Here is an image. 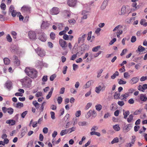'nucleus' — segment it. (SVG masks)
Returning <instances> with one entry per match:
<instances>
[{
	"label": "nucleus",
	"instance_id": "f257e3e1",
	"mask_svg": "<svg viewBox=\"0 0 147 147\" xmlns=\"http://www.w3.org/2000/svg\"><path fill=\"white\" fill-rule=\"evenodd\" d=\"M25 71L28 76L32 78H35L37 76L38 72L35 69L26 68Z\"/></svg>",
	"mask_w": 147,
	"mask_h": 147
},
{
	"label": "nucleus",
	"instance_id": "f03ea898",
	"mask_svg": "<svg viewBox=\"0 0 147 147\" xmlns=\"http://www.w3.org/2000/svg\"><path fill=\"white\" fill-rule=\"evenodd\" d=\"M20 82L22 85L25 87H29L30 86L32 82L30 78L28 77H26L23 79L20 80Z\"/></svg>",
	"mask_w": 147,
	"mask_h": 147
},
{
	"label": "nucleus",
	"instance_id": "7ed1b4c3",
	"mask_svg": "<svg viewBox=\"0 0 147 147\" xmlns=\"http://www.w3.org/2000/svg\"><path fill=\"white\" fill-rule=\"evenodd\" d=\"M35 46H37V45L36 44H33L32 45L33 47ZM35 50L37 54L40 57H43L45 55V51L40 47H38L37 49L35 48Z\"/></svg>",
	"mask_w": 147,
	"mask_h": 147
},
{
	"label": "nucleus",
	"instance_id": "20e7f679",
	"mask_svg": "<svg viewBox=\"0 0 147 147\" xmlns=\"http://www.w3.org/2000/svg\"><path fill=\"white\" fill-rule=\"evenodd\" d=\"M9 12L11 13V14L12 17H14L16 16H18L21 13L20 12H17L14 10V7L13 5L10 6L9 10Z\"/></svg>",
	"mask_w": 147,
	"mask_h": 147
},
{
	"label": "nucleus",
	"instance_id": "39448f33",
	"mask_svg": "<svg viewBox=\"0 0 147 147\" xmlns=\"http://www.w3.org/2000/svg\"><path fill=\"white\" fill-rule=\"evenodd\" d=\"M87 36V34H83V35H80V37L78 38V43H83L84 42L85 38Z\"/></svg>",
	"mask_w": 147,
	"mask_h": 147
},
{
	"label": "nucleus",
	"instance_id": "423d86ee",
	"mask_svg": "<svg viewBox=\"0 0 147 147\" xmlns=\"http://www.w3.org/2000/svg\"><path fill=\"white\" fill-rule=\"evenodd\" d=\"M29 37L30 39L33 40L36 39V35L35 32L30 31L28 33Z\"/></svg>",
	"mask_w": 147,
	"mask_h": 147
},
{
	"label": "nucleus",
	"instance_id": "0eeeda50",
	"mask_svg": "<svg viewBox=\"0 0 147 147\" xmlns=\"http://www.w3.org/2000/svg\"><path fill=\"white\" fill-rule=\"evenodd\" d=\"M105 88V87L103 84H102V85H99L96 88L95 91L98 94L101 90H104Z\"/></svg>",
	"mask_w": 147,
	"mask_h": 147
},
{
	"label": "nucleus",
	"instance_id": "6e6552de",
	"mask_svg": "<svg viewBox=\"0 0 147 147\" xmlns=\"http://www.w3.org/2000/svg\"><path fill=\"white\" fill-rule=\"evenodd\" d=\"M30 10V7L27 6H24L21 8V11L24 13H29Z\"/></svg>",
	"mask_w": 147,
	"mask_h": 147
},
{
	"label": "nucleus",
	"instance_id": "1a4fd4ad",
	"mask_svg": "<svg viewBox=\"0 0 147 147\" xmlns=\"http://www.w3.org/2000/svg\"><path fill=\"white\" fill-rule=\"evenodd\" d=\"M59 42L60 46L63 49H65L67 46L66 42L63 39H59Z\"/></svg>",
	"mask_w": 147,
	"mask_h": 147
},
{
	"label": "nucleus",
	"instance_id": "9d476101",
	"mask_svg": "<svg viewBox=\"0 0 147 147\" xmlns=\"http://www.w3.org/2000/svg\"><path fill=\"white\" fill-rule=\"evenodd\" d=\"M59 12L58 8L57 7H53L50 11V13L52 15H56L58 14Z\"/></svg>",
	"mask_w": 147,
	"mask_h": 147
},
{
	"label": "nucleus",
	"instance_id": "9b49d317",
	"mask_svg": "<svg viewBox=\"0 0 147 147\" xmlns=\"http://www.w3.org/2000/svg\"><path fill=\"white\" fill-rule=\"evenodd\" d=\"M77 3L76 0H68L67 1V4L69 6L74 7L76 5Z\"/></svg>",
	"mask_w": 147,
	"mask_h": 147
},
{
	"label": "nucleus",
	"instance_id": "f8f14e48",
	"mask_svg": "<svg viewBox=\"0 0 147 147\" xmlns=\"http://www.w3.org/2000/svg\"><path fill=\"white\" fill-rule=\"evenodd\" d=\"M49 25L50 24L48 22L43 21L41 25V27L42 29H46L48 28Z\"/></svg>",
	"mask_w": 147,
	"mask_h": 147
},
{
	"label": "nucleus",
	"instance_id": "ddd939ff",
	"mask_svg": "<svg viewBox=\"0 0 147 147\" xmlns=\"http://www.w3.org/2000/svg\"><path fill=\"white\" fill-rule=\"evenodd\" d=\"M38 38L43 42H45L47 40L45 34L44 33H41L39 34Z\"/></svg>",
	"mask_w": 147,
	"mask_h": 147
},
{
	"label": "nucleus",
	"instance_id": "4468645a",
	"mask_svg": "<svg viewBox=\"0 0 147 147\" xmlns=\"http://www.w3.org/2000/svg\"><path fill=\"white\" fill-rule=\"evenodd\" d=\"M12 82L9 81H7L5 84V86L9 90H10L12 87Z\"/></svg>",
	"mask_w": 147,
	"mask_h": 147
},
{
	"label": "nucleus",
	"instance_id": "2eb2a0df",
	"mask_svg": "<svg viewBox=\"0 0 147 147\" xmlns=\"http://www.w3.org/2000/svg\"><path fill=\"white\" fill-rule=\"evenodd\" d=\"M120 27H121V26L120 25H118L113 29V31L115 32L117 30L118 32H117V34H118L120 35L122 34L123 33L122 31V30H119V28Z\"/></svg>",
	"mask_w": 147,
	"mask_h": 147
},
{
	"label": "nucleus",
	"instance_id": "dca6fc26",
	"mask_svg": "<svg viewBox=\"0 0 147 147\" xmlns=\"http://www.w3.org/2000/svg\"><path fill=\"white\" fill-rule=\"evenodd\" d=\"M109 0H104L100 8L102 10L104 9L107 5V3Z\"/></svg>",
	"mask_w": 147,
	"mask_h": 147
},
{
	"label": "nucleus",
	"instance_id": "f3484780",
	"mask_svg": "<svg viewBox=\"0 0 147 147\" xmlns=\"http://www.w3.org/2000/svg\"><path fill=\"white\" fill-rule=\"evenodd\" d=\"M6 123L10 124L11 125H13L15 124V121L13 119L8 120L6 121Z\"/></svg>",
	"mask_w": 147,
	"mask_h": 147
},
{
	"label": "nucleus",
	"instance_id": "a211bd4d",
	"mask_svg": "<svg viewBox=\"0 0 147 147\" xmlns=\"http://www.w3.org/2000/svg\"><path fill=\"white\" fill-rule=\"evenodd\" d=\"M138 78L137 77H134L132 78L130 81V83L131 84H134L137 83L138 81Z\"/></svg>",
	"mask_w": 147,
	"mask_h": 147
},
{
	"label": "nucleus",
	"instance_id": "6ab92c4d",
	"mask_svg": "<svg viewBox=\"0 0 147 147\" xmlns=\"http://www.w3.org/2000/svg\"><path fill=\"white\" fill-rule=\"evenodd\" d=\"M132 126L131 124H128L127 125L124 129V130L125 132H127L129 131L132 128Z\"/></svg>",
	"mask_w": 147,
	"mask_h": 147
},
{
	"label": "nucleus",
	"instance_id": "aec40b11",
	"mask_svg": "<svg viewBox=\"0 0 147 147\" xmlns=\"http://www.w3.org/2000/svg\"><path fill=\"white\" fill-rule=\"evenodd\" d=\"M82 15H83L82 18L83 19H86L87 18V16L89 14V13L86 11H83L82 12Z\"/></svg>",
	"mask_w": 147,
	"mask_h": 147
},
{
	"label": "nucleus",
	"instance_id": "412c9836",
	"mask_svg": "<svg viewBox=\"0 0 147 147\" xmlns=\"http://www.w3.org/2000/svg\"><path fill=\"white\" fill-rule=\"evenodd\" d=\"M123 115H124V118L125 119H126L129 113V111H125L124 110H123Z\"/></svg>",
	"mask_w": 147,
	"mask_h": 147
},
{
	"label": "nucleus",
	"instance_id": "4be33fe9",
	"mask_svg": "<svg viewBox=\"0 0 147 147\" xmlns=\"http://www.w3.org/2000/svg\"><path fill=\"white\" fill-rule=\"evenodd\" d=\"M13 57L14 59V64H15L16 66H18L20 64V61L18 59L16 56H14Z\"/></svg>",
	"mask_w": 147,
	"mask_h": 147
},
{
	"label": "nucleus",
	"instance_id": "5701e85b",
	"mask_svg": "<svg viewBox=\"0 0 147 147\" xmlns=\"http://www.w3.org/2000/svg\"><path fill=\"white\" fill-rule=\"evenodd\" d=\"M55 24L57 25V27L60 30H62L63 27V24H62L57 23H55Z\"/></svg>",
	"mask_w": 147,
	"mask_h": 147
},
{
	"label": "nucleus",
	"instance_id": "b1692460",
	"mask_svg": "<svg viewBox=\"0 0 147 147\" xmlns=\"http://www.w3.org/2000/svg\"><path fill=\"white\" fill-rule=\"evenodd\" d=\"M113 128L116 131H119L120 129V128L118 124H116L113 125Z\"/></svg>",
	"mask_w": 147,
	"mask_h": 147
},
{
	"label": "nucleus",
	"instance_id": "393cba45",
	"mask_svg": "<svg viewBox=\"0 0 147 147\" xmlns=\"http://www.w3.org/2000/svg\"><path fill=\"white\" fill-rule=\"evenodd\" d=\"M126 11V7L125 6H123L121 8V13H119V14L121 15L124 14Z\"/></svg>",
	"mask_w": 147,
	"mask_h": 147
},
{
	"label": "nucleus",
	"instance_id": "a878e982",
	"mask_svg": "<svg viewBox=\"0 0 147 147\" xmlns=\"http://www.w3.org/2000/svg\"><path fill=\"white\" fill-rule=\"evenodd\" d=\"M140 99L141 100L145 101L147 100V98L144 95L141 94L140 95Z\"/></svg>",
	"mask_w": 147,
	"mask_h": 147
},
{
	"label": "nucleus",
	"instance_id": "bb28decb",
	"mask_svg": "<svg viewBox=\"0 0 147 147\" xmlns=\"http://www.w3.org/2000/svg\"><path fill=\"white\" fill-rule=\"evenodd\" d=\"M23 104L21 102H18L15 105V107L16 108H20L23 106Z\"/></svg>",
	"mask_w": 147,
	"mask_h": 147
},
{
	"label": "nucleus",
	"instance_id": "cd10ccee",
	"mask_svg": "<svg viewBox=\"0 0 147 147\" xmlns=\"http://www.w3.org/2000/svg\"><path fill=\"white\" fill-rule=\"evenodd\" d=\"M145 50V49L144 47L140 45L138 46V49L136 51L137 52L138 51L140 52H142L144 51Z\"/></svg>",
	"mask_w": 147,
	"mask_h": 147
},
{
	"label": "nucleus",
	"instance_id": "c85d7f7f",
	"mask_svg": "<svg viewBox=\"0 0 147 147\" xmlns=\"http://www.w3.org/2000/svg\"><path fill=\"white\" fill-rule=\"evenodd\" d=\"M120 95V93L118 92H115L114 95V98L116 99H119L120 98L119 97Z\"/></svg>",
	"mask_w": 147,
	"mask_h": 147
},
{
	"label": "nucleus",
	"instance_id": "c756f323",
	"mask_svg": "<svg viewBox=\"0 0 147 147\" xmlns=\"http://www.w3.org/2000/svg\"><path fill=\"white\" fill-rule=\"evenodd\" d=\"M96 109L98 111H100L102 108V106L101 105L97 104L95 106Z\"/></svg>",
	"mask_w": 147,
	"mask_h": 147
},
{
	"label": "nucleus",
	"instance_id": "7c9ffc66",
	"mask_svg": "<svg viewBox=\"0 0 147 147\" xmlns=\"http://www.w3.org/2000/svg\"><path fill=\"white\" fill-rule=\"evenodd\" d=\"M7 112L10 115L12 114L14 112V110L13 109L10 107L8 108Z\"/></svg>",
	"mask_w": 147,
	"mask_h": 147
},
{
	"label": "nucleus",
	"instance_id": "2f4dec72",
	"mask_svg": "<svg viewBox=\"0 0 147 147\" xmlns=\"http://www.w3.org/2000/svg\"><path fill=\"white\" fill-rule=\"evenodd\" d=\"M119 75V73L118 72V71H116L115 73L111 76V78L112 79H114L116 76H118Z\"/></svg>",
	"mask_w": 147,
	"mask_h": 147
},
{
	"label": "nucleus",
	"instance_id": "473e14b6",
	"mask_svg": "<svg viewBox=\"0 0 147 147\" xmlns=\"http://www.w3.org/2000/svg\"><path fill=\"white\" fill-rule=\"evenodd\" d=\"M118 83L119 84H124L126 83V81H124L121 79H118Z\"/></svg>",
	"mask_w": 147,
	"mask_h": 147
},
{
	"label": "nucleus",
	"instance_id": "72a5a7b5",
	"mask_svg": "<svg viewBox=\"0 0 147 147\" xmlns=\"http://www.w3.org/2000/svg\"><path fill=\"white\" fill-rule=\"evenodd\" d=\"M133 116L132 114L130 115L129 117L127 119V121L129 123H130L131 122L132 120L133 119Z\"/></svg>",
	"mask_w": 147,
	"mask_h": 147
},
{
	"label": "nucleus",
	"instance_id": "f704fd0d",
	"mask_svg": "<svg viewBox=\"0 0 147 147\" xmlns=\"http://www.w3.org/2000/svg\"><path fill=\"white\" fill-rule=\"evenodd\" d=\"M137 3L136 2H134L132 4V6L133 7V9H131L133 10V11H136L137 9L138 8V6H136Z\"/></svg>",
	"mask_w": 147,
	"mask_h": 147
},
{
	"label": "nucleus",
	"instance_id": "c9c22d12",
	"mask_svg": "<svg viewBox=\"0 0 147 147\" xmlns=\"http://www.w3.org/2000/svg\"><path fill=\"white\" fill-rule=\"evenodd\" d=\"M129 96V93H126L125 94L121 95V97H123V98L121 99L123 100L124 99L126 98Z\"/></svg>",
	"mask_w": 147,
	"mask_h": 147
},
{
	"label": "nucleus",
	"instance_id": "e433bc0d",
	"mask_svg": "<svg viewBox=\"0 0 147 147\" xmlns=\"http://www.w3.org/2000/svg\"><path fill=\"white\" fill-rule=\"evenodd\" d=\"M4 63L6 65H8L10 63L9 59L7 58H5L3 59Z\"/></svg>",
	"mask_w": 147,
	"mask_h": 147
},
{
	"label": "nucleus",
	"instance_id": "4c0bfd02",
	"mask_svg": "<svg viewBox=\"0 0 147 147\" xmlns=\"http://www.w3.org/2000/svg\"><path fill=\"white\" fill-rule=\"evenodd\" d=\"M119 139L117 137L115 138L111 142V143L112 144L117 143L119 142Z\"/></svg>",
	"mask_w": 147,
	"mask_h": 147
},
{
	"label": "nucleus",
	"instance_id": "58836bf2",
	"mask_svg": "<svg viewBox=\"0 0 147 147\" xmlns=\"http://www.w3.org/2000/svg\"><path fill=\"white\" fill-rule=\"evenodd\" d=\"M32 103L36 109H38L39 108V104L36 101H34L32 102Z\"/></svg>",
	"mask_w": 147,
	"mask_h": 147
},
{
	"label": "nucleus",
	"instance_id": "ea45409f",
	"mask_svg": "<svg viewBox=\"0 0 147 147\" xmlns=\"http://www.w3.org/2000/svg\"><path fill=\"white\" fill-rule=\"evenodd\" d=\"M63 13L65 16L67 17H69L71 13L69 11H64Z\"/></svg>",
	"mask_w": 147,
	"mask_h": 147
},
{
	"label": "nucleus",
	"instance_id": "a19ab883",
	"mask_svg": "<svg viewBox=\"0 0 147 147\" xmlns=\"http://www.w3.org/2000/svg\"><path fill=\"white\" fill-rule=\"evenodd\" d=\"M81 115V111L80 110L77 111L75 113L76 117H79Z\"/></svg>",
	"mask_w": 147,
	"mask_h": 147
},
{
	"label": "nucleus",
	"instance_id": "79ce46f5",
	"mask_svg": "<svg viewBox=\"0 0 147 147\" xmlns=\"http://www.w3.org/2000/svg\"><path fill=\"white\" fill-rule=\"evenodd\" d=\"M78 53H76V54H74L72 55L70 59V60H74L77 57Z\"/></svg>",
	"mask_w": 147,
	"mask_h": 147
},
{
	"label": "nucleus",
	"instance_id": "37998d69",
	"mask_svg": "<svg viewBox=\"0 0 147 147\" xmlns=\"http://www.w3.org/2000/svg\"><path fill=\"white\" fill-rule=\"evenodd\" d=\"M68 132L67 130H62L61 131L60 133V135L61 136H63L65 134H67Z\"/></svg>",
	"mask_w": 147,
	"mask_h": 147
},
{
	"label": "nucleus",
	"instance_id": "c03bdc74",
	"mask_svg": "<svg viewBox=\"0 0 147 147\" xmlns=\"http://www.w3.org/2000/svg\"><path fill=\"white\" fill-rule=\"evenodd\" d=\"M92 115V110H90L87 113V114L86 115V117L87 118H89Z\"/></svg>",
	"mask_w": 147,
	"mask_h": 147
},
{
	"label": "nucleus",
	"instance_id": "a18cd8bd",
	"mask_svg": "<svg viewBox=\"0 0 147 147\" xmlns=\"http://www.w3.org/2000/svg\"><path fill=\"white\" fill-rule=\"evenodd\" d=\"M76 129V127H73L69 129L68 130V132L69 131V133H71L72 132L75 131Z\"/></svg>",
	"mask_w": 147,
	"mask_h": 147
},
{
	"label": "nucleus",
	"instance_id": "49530a36",
	"mask_svg": "<svg viewBox=\"0 0 147 147\" xmlns=\"http://www.w3.org/2000/svg\"><path fill=\"white\" fill-rule=\"evenodd\" d=\"M100 46H98L92 48V51L94 52L97 51L100 48Z\"/></svg>",
	"mask_w": 147,
	"mask_h": 147
},
{
	"label": "nucleus",
	"instance_id": "de8ad7c7",
	"mask_svg": "<svg viewBox=\"0 0 147 147\" xmlns=\"http://www.w3.org/2000/svg\"><path fill=\"white\" fill-rule=\"evenodd\" d=\"M6 38L7 41L9 42H11L12 39L9 34H7V35Z\"/></svg>",
	"mask_w": 147,
	"mask_h": 147
},
{
	"label": "nucleus",
	"instance_id": "09e8293b",
	"mask_svg": "<svg viewBox=\"0 0 147 147\" xmlns=\"http://www.w3.org/2000/svg\"><path fill=\"white\" fill-rule=\"evenodd\" d=\"M62 100L63 98L61 96H59L58 97L57 99V101L58 104H61L62 102Z\"/></svg>",
	"mask_w": 147,
	"mask_h": 147
},
{
	"label": "nucleus",
	"instance_id": "8fccbe9b",
	"mask_svg": "<svg viewBox=\"0 0 147 147\" xmlns=\"http://www.w3.org/2000/svg\"><path fill=\"white\" fill-rule=\"evenodd\" d=\"M51 117L53 119H55V113L53 111H51L50 113Z\"/></svg>",
	"mask_w": 147,
	"mask_h": 147
},
{
	"label": "nucleus",
	"instance_id": "3c124183",
	"mask_svg": "<svg viewBox=\"0 0 147 147\" xmlns=\"http://www.w3.org/2000/svg\"><path fill=\"white\" fill-rule=\"evenodd\" d=\"M56 75L55 74H54L53 75H52L51 76L50 78V80L51 81H53L54 79H55V78L56 77Z\"/></svg>",
	"mask_w": 147,
	"mask_h": 147
},
{
	"label": "nucleus",
	"instance_id": "603ef678",
	"mask_svg": "<svg viewBox=\"0 0 147 147\" xmlns=\"http://www.w3.org/2000/svg\"><path fill=\"white\" fill-rule=\"evenodd\" d=\"M91 34H92V32L90 31L89 32L88 34V37H87V40H90L91 38Z\"/></svg>",
	"mask_w": 147,
	"mask_h": 147
},
{
	"label": "nucleus",
	"instance_id": "864d4df0",
	"mask_svg": "<svg viewBox=\"0 0 147 147\" xmlns=\"http://www.w3.org/2000/svg\"><path fill=\"white\" fill-rule=\"evenodd\" d=\"M78 124L79 126H82L86 125V122L85 121H81L79 122Z\"/></svg>",
	"mask_w": 147,
	"mask_h": 147
},
{
	"label": "nucleus",
	"instance_id": "5fc2aeb1",
	"mask_svg": "<svg viewBox=\"0 0 147 147\" xmlns=\"http://www.w3.org/2000/svg\"><path fill=\"white\" fill-rule=\"evenodd\" d=\"M129 76L130 75H129L128 73L125 72L124 73V77L125 78L127 79Z\"/></svg>",
	"mask_w": 147,
	"mask_h": 147
},
{
	"label": "nucleus",
	"instance_id": "6e6d98bb",
	"mask_svg": "<svg viewBox=\"0 0 147 147\" xmlns=\"http://www.w3.org/2000/svg\"><path fill=\"white\" fill-rule=\"evenodd\" d=\"M42 95V92H38L36 94L35 96L37 97H39L41 96Z\"/></svg>",
	"mask_w": 147,
	"mask_h": 147
},
{
	"label": "nucleus",
	"instance_id": "4d7b16f0",
	"mask_svg": "<svg viewBox=\"0 0 147 147\" xmlns=\"http://www.w3.org/2000/svg\"><path fill=\"white\" fill-rule=\"evenodd\" d=\"M136 37L135 36H133L131 38V41L132 42H134L136 41Z\"/></svg>",
	"mask_w": 147,
	"mask_h": 147
},
{
	"label": "nucleus",
	"instance_id": "13d9d810",
	"mask_svg": "<svg viewBox=\"0 0 147 147\" xmlns=\"http://www.w3.org/2000/svg\"><path fill=\"white\" fill-rule=\"evenodd\" d=\"M47 76H44L42 78V81L43 82H45L47 81Z\"/></svg>",
	"mask_w": 147,
	"mask_h": 147
},
{
	"label": "nucleus",
	"instance_id": "bf43d9fd",
	"mask_svg": "<svg viewBox=\"0 0 147 147\" xmlns=\"http://www.w3.org/2000/svg\"><path fill=\"white\" fill-rule=\"evenodd\" d=\"M26 132L25 130L24 129H22V130L21 134L20 135L21 137H22L25 134Z\"/></svg>",
	"mask_w": 147,
	"mask_h": 147
},
{
	"label": "nucleus",
	"instance_id": "052dcab7",
	"mask_svg": "<svg viewBox=\"0 0 147 147\" xmlns=\"http://www.w3.org/2000/svg\"><path fill=\"white\" fill-rule=\"evenodd\" d=\"M1 8L2 9L5 10L6 9V5L4 3H2L0 6Z\"/></svg>",
	"mask_w": 147,
	"mask_h": 147
},
{
	"label": "nucleus",
	"instance_id": "680f3d73",
	"mask_svg": "<svg viewBox=\"0 0 147 147\" xmlns=\"http://www.w3.org/2000/svg\"><path fill=\"white\" fill-rule=\"evenodd\" d=\"M50 36L51 39L54 40L55 38V34L53 32H51L50 34Z\"/></svg>",
	"mask_w": 147,
	"mask_h": 147
},
{
	"label": "nucleus",
	"instance_id": "e2e57ef3",
	"mask_svg": "<svg viewBox=\"0 0 147 147\" xmlns=\"http://www.w3.org/2000/svg\"><path fill=\"white\" fill-rule=\"evenodd\" d=\"M5 130H3V134L1 136V138L3 139H5L7 137V135L5 134H4L5 133Z\"/></svg>",
	"mask_w": 147,
	"mask_h": 147
},
{
	"label": "nucleus",
	"instance_id": "0e129e2a",
	"mask_svg": "<svg viewBox=\"0 0 147 147\" xmlns=\"http://www.w3.org/2000/svg\"><path fill=\"white\" fill-rule=\"evenodd\" d=\"M96 135L98 137L100 136V134L99 132L92 131V135Z\"/></svg>",
	"mask_w": 147,
	"mask_h": 147
},
{
	"label": "nucleus",
	"instance_id": "69168bd1",
	"mask_svg": "<svg viewBox=\"0 0 147 147\" xmlns=\"http://www.w3.org/2000/svg\"><path fill=\"white\" fill-rule=\"evenodd\" d=\"M118 105L120 106H123L124 105V102L123 101H119L117 102Z\"/></svg>",
	"mask_w": 147,
	"mask_h": 147
},
{
	"label": "nucleus",
	"instance_id": "338daca9",
	"mask_svg": "<svg viewBox=\"0 0 147 147\" xmlns=\"http://www.w3.org/2000/svg\"><path fill=\"white\" fill-rule=\"evenodd\" d=\"M27 111L24 112L21 115V117L23 118H24L25 116L27 114Z\"/></svg>",
	"mask_w": 147,
	"mask_h": 147
},
{
	"label": "nucleus",
	"instance_id": "774afa93",
	"mask_svg": "<svg viewBox=\"0 0 147 147\" xmlns=\"http://www.w3.org/2000/svg\"><path fill=\"white\" fill-rule=\"evenodd\" d=\"M42 131L44 134L47 133L48 131V128L46 127L44 128Z\"/></svg>",
	"mask_w": 147,
	"mask_h": 147
}]
</instances>
